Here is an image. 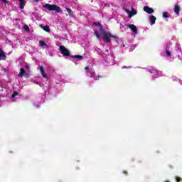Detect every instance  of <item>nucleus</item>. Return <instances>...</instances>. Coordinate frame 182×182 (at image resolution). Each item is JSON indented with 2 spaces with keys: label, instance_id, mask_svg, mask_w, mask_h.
Wrapping results in <instances>:
<instances>
[{
  "label": "nucleus",
  "instance_id": "nucleus-10",
  "mask_svg": "<svg viewBox=\"0 0 182 182\" xmlns=\"http://www.w3.org/2000/svg\"><path fill=\"white\" fill-rule=\"evenodd\" d=\"M72 58H73V62L76 64H77V60H82V59H83V56L79 55H73Z\"/></svg>",
  "mask_w": 182,
  "mask_h": 182
},
{
  "label": "nucleus",
  "instance_id": "nucleus-24",
  "mask_svg": "<svg viewBox=\"0 0 182 182\" xmlns=\"http://www.w3.org/2000/svg\"><path fill=\"white\" fill-rule=\"evenodd\" d=\"M55 39H59V41H62L63 39V37H61L60 36H55Z\"/></svg>",
  "mask_w": 182,
  "mask_h": 182
},
{
  "label": "nucleus",
  "instance_id": "nucleus-2",
  "mask_svg": "<svg viewBox=\"0 0 182 182\" xmlns=\"http://www.w3.org/2000/svg\"><path fill=\"white\" fill-rule=\"evenodd\" d=\"M43 8H45L46 9H48V11H55V12H57V14H60V12H62V10L60 9V7H59L56 5L46 4L43 6Z\"/></svg>",
  "mask_w": 182,
  "mask_h": 182
},
{
  "label": "nucleus",
  "instance_id": "nucleus-30",
  "mask_svg": "<svg viewBox=\"0 0 182 182\" xmlns=\"http://www.w3.org/2000/svg\"><path fill=\"white\" fill-rule=\"evenodd\" d=\"M89 70V67H85V70Z\"/></svg>",
  "mask_w": 182,
  "mask_h": 182
},
{
  "label": "nucleus",
  "instance_id": "nucleus-16",
  "mask_svg": "<svg viewBox=\"0 0 182 182\" xmlns=\"http://www.w3.org/2000/svg\"><path fill=\"white\" fill-rule=\"evenodd\" d=\"M39 46H41L43 49H46V48H48V45L45 43V41H39Z\"/></svg>",
  "mask_w": 182,
  "mask_h": 182
},
{
  "label": "nucleus",
  "instance_id": "nucleus-17",
  "mask_svg": "<svg viewBox=\"0 0 182 182\" xmlns=\"http://www.w3.org/2000/svg\"><path fill=\"white\" fill-rule=\"evenodd\" d=\"M20 2V9L25 8V0H18Z\"/></svg>",
  "mask_w": 182,
  "mask_h": 182
},
{
  "label": "nucleus",
  "instance_id": "nucleus-1",
  "mask_svg": "<svg viewBox=\"0 0 182 182\" xmlns=\"http://www.w3.org/2000/svg\"><path fill=\"white\" fill-rule=\"evenodd\" d=\"M95 36L97 37V38L100 41V38L105 41V42H107L109 43L110 42L111 39L110 38H116V36L112 35L110 32L106 31L103 27L100 26L99 31H95L94 32Z\"/></svg>",
  "mask_w": 182,
  "mask_h": 182
},
{
  "label": "nucleus",
  "instance_id": "nucleus-32",
  "mask_svg": "<svg viewBox=\"0 0 182 182\" xmlns=\"http://www.w3.org/2000/svg\"><path fill=\"white\" fill-rule=\"evenodd\" d=\"M176 46H178V48H180V45H177Z\"/></svg>",
  "mask_w": 182,
  "mask_h": 182
},
{
  "label": "nucleus",
  "instance_id": "nucleus-35",
  "mask_svg": "<svg viewBox=\"0 0 182 182\" xmlns=\"http://www.w3.org/2000/svg\"><path fill=\"white\" fill-rule=\"evenodd\" d=\"M124 173H126V171H124Z\"/></svg>",
  "mask_w": 182,
  "mask_h": 182
},
{
  "label": "nucleus",
  "instance_id": "nucleus-13",
  "mask_svg": "<svg viewBox=\"0 0 182 182\" xmlns=\"http://www.w3.org/2000/svg\"><path fill=\"white\" fill-rule=\"evenodd\" d=\"M88 73H90L89 76L90 77H92V79H95V80H97V77H99V76H96V73H94L93 70H89Z\"/></svg>",
  "mask_w": 182,
  "mask_h": 182
},
{
  "label": "nucleus",
  "instance_id": "nucleus-11",
  "mask_svg": "<svg viewBox=\"0 0 182 182\" xmlns=\"http://www.w3.org/2000/svg\"><path fill=\"white\" fill-rule=\"evenodd\" d=\"M144 12H146V14H154V10L152 8L147 6H145L144 7Z\"/></svg>",
  "mask_w": 182,
  "mask_h": 182
},
{
  "label": "nucleus",
  "instance_id": "nucleus-21",
  "mask_svg": "<svg viewBox=\"0 0 182 182\" xmlns=\"http://www.w3.org/2000/svg\"><path fill=\"white\" fill-rule=\"evenodd\" d=\"M33 106H34V107H36L38 109V108L41 107V104H39V102H38V101H34Z\"/></svg>",
  "mask_w": 182,
  "mask_h": 182
},
{
  "label": "nucleus",
  "instance_id": "nucleus-22",
  "mask_svg": "<svg viewBox=\"0 0 182 182\" xmlns=\"http://www.w3.org/2000/svg\"><path fill=\"white\" fill-rule=\"evenodd\" d=\"M67 12L69 14L70 16H73V11L70 8H66Z\"/></svg>",
  "mask_w": 182,
  "mask_h": 182
},
{
  "label": "nucleus",
  "instance_id": "nucleus-18",
  "mask_svg": "<svg viewBox=\"0 0 182 182\" xmlns=\"http://www.w3.org/2000/svg\"><path fill=\"white\" fill-rule=\"evenodd\" d=\"M39 80H42V77H36L33 80V82H34V83H36L37 85H39Z\"/></svg>",
  "mask_w": 182,
  "mask_h": 182
},
{
  "label": "nucleus",
  "instance_id": "nucleus-23",
  "mask_svg": "<svg viewBox=\"0 0 182 182\" xmlns=\"http://www.w3.org/2000/svg\"><path fill=\"white\" fill-rule=\"evenodd\" d=\"M162 16L163 18H168L169 17L168 12L167 11L164 12Z\"/></svg>",
  "mask_w": 182,
  "mask_h": 182
},
{
  "label": "nucleus",
  "instance_id": "nucleus-27",
  "mask_svg": "<svg viewBox=\"0 0 182 182\" xmlns=\"http://www.w3.org/2000/svg\"><path fill=\"white\" fill-rule=\"evenodd\" d=\"M130 68H132V67H126V66H123L122 67V69H130Z\"/></svg>",
  "mask_w": 182,
  "mask_h": 182
},
{
  "label": "nucleus",
  "instance_id": "nucleus-33",
  "mask_svg": "<svg viewBox=\"0 0 182 182\" xmlns=\"http://www.w3.org/2000/svg\"><path fill=\"white\" fill-rule=\"evenodd\" d=\"M173 79H175V80H176V79H177V77H173Z\"/></svg>",
  "mask_w": 182,
  "mask_h": 182
},
{
  "label": "nucleus",
  "instance_id": "nucleus-5",
  "mask_svg": "<svg viewBox=\"0 0 182 182\" xmlns=\"http://www.w3.org/2000/svg\"><path fill=\"white\" fill-rule=\"evenodd\" d=\"M149 72L152 74L154 78L160 77V76H161V72H159L154 68H150Z\"/></svg>",
  "mask_w": 182,
  "mask_h": 182
},
{
  "label": "nucleus",
  "instance_id": "nucleus-8",
  "mask_svg": "<svg viewBox=\"0 0 182 182\" xmlns=\"http://www.w3.org/2000/svg\"><path fill=\"white\" fill-rule=\"evenodd\" d=\"M127 26H128V28H129V29L132 31L133 33L137 35V31H139V29L137 28V27H136V26H134V24H128L127 25Z\"/></svg>",
  "mask_w": 182,
  "mask_h": 182
},
{
  "label": "nucleus",
  "instance_id": "nucleus-25",
  "mask_svg": "<svg viewBox=\"0 0 182 182\" xmlns=\"http://www.w3.org/2000/svg\"><path fill=\"white\" fill-rule=\"evenodd\" d=\"M176 180L177 182L182 181V178H180V177H177V176L176 177Z\"/></svg>",
  "mask_w": 182,
  "mask_h": 182
},
{
  "label": "nucleus",
  "instance_id": "nucleus-3",
  "mask_svg": "<svg viewBox=\"0 0 182 182\" xmlns=\"http://www.w3.org/2000/svg\"><path fill=\"white\" fill-rule=\"evenodd\" d=\"M37 70L40 71V73L42 76V77H43V79H48L49 76H48V74L46 73V71L45 70V68L43 66H38L37 68Z\"/></svg>",
  "mask_w": 182,
  "mask_h": 182
},
{
  "label": "nucleus",
  "instance_id": "nucleus-34",
  "mask_svg": "<svg viewBox=\"0 0 182 182\" xmlns=\"http://www.w3.org/2000/svg\"><path fill=\"white\" fill-rule=\"evenodd\" d=\"M98 25H100V23H98Z\"/></svg>",
  "mask_w": 182,
  "mask_h": 182
},
{
  "label": "nucleus",
  "instance_id": "nucleus-26",
  "mask_svg": "<svg viewBox=\"0 0 182 182\" xmlns=\"http://www.w3.org/2000/svg\"><path fill=\"white\" fill-rule=\"evenodd\" d=\"M24 29H25L26 31H28V30H29V27H28V26L25 25V26H24Z\"/></svg>",
  "mask_w": 182,
  "mask_h": 182
},
{
  "label": "nucleus",
  "instance_id": "nucleus-4",
  "mask_svg": "<svg viewBox=\"0 0 182 182\" xmlns=\"http://www.w3.org/2000/svg\"><path fill=\"white\" fill-rule=\"evenodd\" d=\"M124 11L127 12L128 18H132L134 16V15H137V10L134 9L133 7H132L131 11L127 9H124Z\"/></svg>",
  "mask_w": 182,
  "mask_h": 182
},
{
  "label": "nucleus",
  "instance_id": "nucleus-7",
  "mask_svg": "<svg viewBox=\"0 0 182 182\" xmlns=\"http://www.w3.org/2000/svg\"><path fill=\"white\" fill-rule=\"evenodd\" d=\"M23 76L25 77H29V74H28V73L25 72V69L21 68L20 73H18V77H22Z\"/></svg>",
  "mask_w": 182,
  "mask_h": 182
},
{
  "label": "nucleus",
  "instance_id": "nucleus-20",
  "mask_svg": "<svg viewBox=\"0 0 182 182\" xmlns=\"http://www.w3.org/2000/svg\"><path fill=\"white\" fill-rule=\"evenodd\" d=\"M174 12H176V15H179V14H180V7H179V6H178V5L175 6Z\"/></svg>",
  "mask_w": 182,
  "mask_h": 182
},
{
  "label": "nucleus",
  "instance_id": "nucleus-36",
  "mask_svg": "<svg viewBox=\"0 0 182 182\" xmlns=\"http://www.w3.org/2000/svg\"><path fill=\"white\" fill-rule=\"evenodd\" d=\"M166 182H170V181H166Z\"/></svg>",
  "mask_w": 182,
  "mask_h": 182
},
{
  "label": "nucleus",
  "instance_id": "nucleus-9",
  "mask_svg": "<svg viewBox=\"0 0 182 182\" xmlns=\"http://www.w3.org/2000/svg\"><path fill=\"white\" fill-rule=\"evenodd\" d=\"M165 56L166 58H171V47L166 46L165 49Z\"/></svg>",
  "mask_w": 182,
  "mask_h": 182
},
{
  "label": "nucleus",
  "instance_id": "nucleus-31",
  "mask_svg": "<svg viewBox=\"0 0 182 182\" xmlns=\"http://www.w3.org/2000/svg\"><path fill=\"white\" fill-rule=\"evenodd\" d=\"M40 0H34V2H39Z\"/></svg>",
  "mask_w": 182,
  "mask_h": 182
},
{
  "label": "nucleus",
  "instance_id": "nucleus-19",
  "mask_svg": "<svg viewBox=\"0 0 182 182\" xmlns=\"http://www.w3.org/2000/svg\"><path fill=\"white\" fill-rule=\"evenodd\" d=\"M18 92H16V91L14 92V93L11 96V99L12 100V102H15V100H16L15 97H16V96H18Z\"/></svg>",
  "mask_w": 182,
  "mask_h": 182
},
{
  "label": "nucleus",
  "instance_id": "nucleus-15",
  "mask_svg": "<svg viewBox=\"0 0 182 182\" xmlns=\"http://www.w3.org/2000/svg\"><path fill=\"white\" fill-rule=\"evenodd\" d=\"M149 21L151 22V25H154L156 23V20L157 19L156 16L153 15H150L149 17Z\"/></svg>",
  "mask_w": 182,
  "mask_h": 182
},
{
  "label": "nucleus",
  "instance_id": "nucleus-28",
  "mask_svg": "<svg viewBox=\"0 0 182 182\" xmlns=\"http://www.w3.org/2000/svg\"><path fill=\"white\" fill-rule=\"evenodd\" d=\"M26 69H27V70H29V66L26 65Z\"/></svg>",
  "mask_w": 182,
  "mask_h": 182
},
{
  "label": "nucleus",
  "instance_id": "nucleus-29",
  "mask_svg": "<svg viewBox=\"0 0 182 182\" xmlns=\"http://www.w3.org/2000/svg\"><path fill=\"white\" fill-rule=\"evenodd\" d=\"M1 2H8L6 0H1Z\"/></svg>",
  "mask_w": 182,
  "mask_h": 182
},
{
  "label": "nucleus",
  "instance_id": "nucleus-6",
  "mask_svg": "<svg viewBox=\"0 0 182 182\" xmlns=\"http://www.w3.org/2000/svg\"><path fill=\"white\" fill-rule=\"evenodd\" d=\"M60 51L63 55H64V56H69V55H70L69 50L63 46H60Z\"/></svg>",
  "mask_w": 182,
  "mask_h": 182
},
{
  "label": "nucleus",
  "instance_id": "nucleus-14",
  "mask_svg": "<svg viewBox=\"0 0 182 182\" xmlns=\"http://www.w3.org/2000/svg\"><path fill=\"white\" fill-rule=\"evenodd\" d=\"M5 59H6V55H5L2 48H0V60H5Z\"/></svg>",
  "mask_w": 182,
  "mask_h": 182
},
{
  "label": "nucleus",
  "instance_id": "nucleus-12",
  "mask_svg": "<svg viewBox=\"0 0 182 182\" xmlns=\"http://www.w3.org/2000/svg\"><path fill=\"white\" fill-rule=\"evenodd\" d=\"M39 26L46 32H48V33L50 32V28H49V26H44L43 24H40Z\"/></svg>",
  "mask_w": 182,
  "mask_h": 182
}]
</instances>
